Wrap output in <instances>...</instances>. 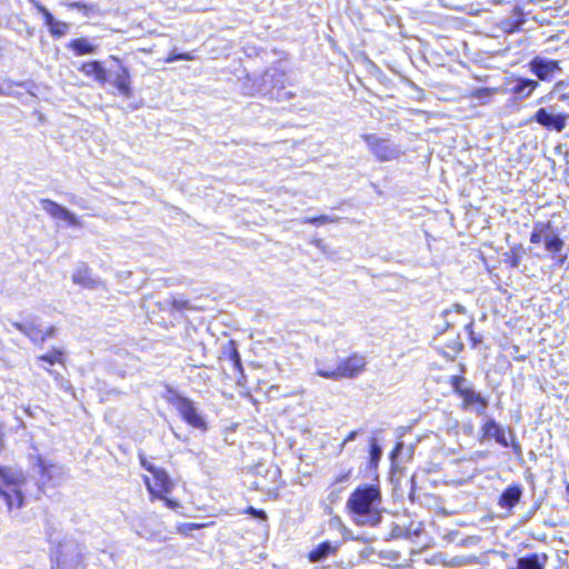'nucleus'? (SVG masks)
<instances>
[{
  "label": "nucleus",
  "mask_w": 569,
  "mask_h": 569,
  "mask_svg": "<svg viewBox=\"0 0 569 569\" xmlns=\"http://www.w3.org/2000/svg\"><path fill=\"white\" fill-rule=\"evenodd\" d=\"M138 460L141 468L148 475L142 476V482L151 502L161 501L163 506L170 510L177 511L182 507L178 498L172 497V491L176 488V480L169 472L156 465L150 457L144 452L138 453Z\"/></svg>",
  "instance_id": "nucleus-1"
},
{
  "label": "nucleus",
  "mask_w": 569,
  "mask_h": 569,
  "mask_svg": "<svg viewBox=\"0 0 569 569\" xmlns=\"http://www.w3.org/2000/svg\"><path fill=\"white\" fill-rule=\"evenodd\" d=\"M381 488L377 480L356 487L350 493L346 507L357 525L375 527L381 521Z\"/></svg>",
  "instance_id": "nucleus-2"
},
{
  "label": "nucleus",
  "mask_w": 569,
  "mask_h": 569,
  "mask_svg": "<svg viewBox=\"0 0 569 569\" xmlns=\"http://www.w3.org/2000/svg\"><path fill=\"white\" fill-rule=\"evenodd\" d=\"M26 481L27 478L21 470H16L10 466H0V498L3 499L9 511L23 507L22 487Z\"/></svg>",
  "instance_id": "nucleus-3"
},
{
  "label": "nucleus",
  "mask_w": 569,
  "mask_h": 569,
  "mask_svg": "<svg viewBox=\"0 0 569 569\" xmlns=\"http://www.w3.org/2000/svg\"><path fill=\"white\" fill-rule=\"evenodd\" d=\"M529 240L532 244H540L542 242L543 249L556 266H562L567 261L568 254L563 251L565 240L552 231V223L550 221H536Z\"/></svg>",
  "instance_id": "nucleus-4"
},
{
  "label": "nucleus",
  "mask_w": 569,
  "mask_h": 569,
  "mask_svg": "<svg viewBox=\"0 0 569 569\" xmlns=\"http://www.w3.org/2000/svg\"><path fill=\"white\" fill-rule=\"evenodd\" d=\"M162 398L176 408L180 418L190 427L207 430V422L198 412L194 403L189 398L180 395L171 386H166Z\"/></svg>",
  "instance_id": "nucleus-5"
},
{
  "label": "nucleus",
  "mask_w": 569,
  "mask_h": 569,
  "mask_svg": "<svg viewBox=\"0 0 569 569\" xmlns=\"http://www.w3.org/2000/svg\"><path fill=\"white\" fill-rule=\"evenodd\" d=\"M491 438L501 447L507 448L510 446L517 457L522 456V447L512 435V431L509 428H503L493 419H487L480 428V440L483 441Z\"/></svg>",
  "instance_id": "nucleus-6"
},
{
  "label": "nucleus",
  "mask_w": 569,
  "mask_h": 569,
  "mask_svg": "<svg viewBox=\"0 0 569 569\" xmlns=\"http://www.w3.org/2000/svg\"><path fill=\"white\" fill-rule=\"evenodd\" d=\"M357 358L336 359L333 365L319 362L317 365V375L328 379L351 378L358 375L365 367V362H353Z\"/></svg>",
  "instance_id": "nucleus-7"
},
{
  "label": "nucleus",
  "mask_w": 569,
  "mask_h": 569,
  "mask_svg": "<svg viewBox=\"0 0 569 569\" xmlns=\"http://www.w3.org/2000/svg\"><path fill=\"white\" fill-rule=\"evenodd\" d=\"M530 120L540 124L546 130L561 132L568 124L569 113L558 112L553 106H549L548 108H539L531 116Z\"/></svg>",
  "instance_id": "nucleus-8"
},
{
  "label": "nucleus",
  "mask_w": 569,
  "mask_h": 569,
  "mask_svg": "<svg viewBox=\"0 0 569 569\" xmlns=\"http://www.w3.org/2000/svg\"><path fill=\"white\" fill-rule=\"evenodd\" d=\"M362 140L367 143L370 152L380 162L396 160L401 156V152L396 146L388 142L387 139L377 137L371 133L362 134Z\"/></svg>",
  "instance_id": "nucleus-9"
},
{
  "label": "nucleus",
  "mask_w": 569,
  "mask_h": 569,
  "mask_svg": "<svg viewBox=\"0 0 569 569\" xmlns=\"http://www.w3.org/2000/svg\"><path fill=\"white\" fill-rule=\"evenodd\" d=\"M13 326L17 330L29 337L36 345H43L48 339L54 338L57 333L54 326H49L46 329H42L37 319L14 322Z\"/></svg>",
  "instance_id": "nucleus-10"
},
{
  "label": "nucleus",
  "mask_w": 569,
  "mask_h": 569,
  "mask_svg": "<svg viewBox=\"0 0 569 569\" xmlns=\"http://www.w3.org/2000/svg\"><path fill=\"white\" fill-rule=\"evenodd\" d=\"M109 59L119 66V70L117 71L112 81L113 88L121 97L126 99L132 98L133 88L129 68L123 66L120 58L117 56H110Z\"/></svg>",
  "instance_id": "nucleus-11"
},
{
  "label": "nucleus",
  "mask_w": 569,
  "mask_h": 569,
  "mask_svg": "<svg viewBox=\"0 0 569 569\" xmlns=\"http://www.w3.org/2000/svg\"><path fill=\"white\" fill-rule=\"evenodd\" d=\"M529 69L540 81H551L556 74L561 72L560 61L541 57H535L529 62Z\"/></svg>",
  "instance_id": "nucleus-12"
},
{
  "label": "nucleus",
  "mask_w": 569,
  "mask_h": 569,
  "mask_svg": "<svg viewBox=\"0 0 569 569\" xmlns=\"http://www.w3.org/2000/svg\"><path fill=\"white\" fill-rule=\"evenodd\" d=\"M36 10L42 16L44 24L48 27L49 33L52 38L59 39L66 36L69 31V24L64 21H58L52 13L39 1L31 0Z\"/></svg>",
  "instance_id": "nucleus-13"
},
{
  "label": "nucleus",
  "mask_w": 569,
  "mask_h": 569,
  "mask_svg": "<svg viewBox=\"0 0 569 569\" xmlns=\"http://www.w3.org/2000/svg\"><path fill=\"white\" fill-rule=\"evenodd\" d=\"M78 70L87 78L94 80L100 86L109 82L108 71L99 60H89L82 62Z\"/></svg>",
  "instance_id": "nucleus-14"
},
{
  "label": "nucleus",
  "mask_w": 569,
  "mask_h": 569,
  "mask_svg": "<svg viewBox=\"0 0 569 569\" xmlns=\"http://www.w3.org/2000/svg\"><path fill=\"white\" fill-rule=\"evenodd\" d=\"M522 497V487L520 483H511L507 486L498 497V506L511 513L513 508L520 502Z\"/></svg>",
  "instance_id": "nucleus-15"
},
{
  "label": "nucleus",
  "mask_w": 569,
  "mask_h": 569,
  "mask_svg": "<svg viewBox=\"0 0 569 569\" xmlns=\"http://www.w3.org/2000/svg\"><path fill=\"white\" fill-rule=\"evenodd\" d=\"M41 207L43 210L54 219H61L67 221L70 226H79V220L69 210L60 206L58 202L51 199H41Z\"/></svg>",
  "instance_id": "nucleus-16"
},
{
  "label": "nucleus",
  "mask_w": 569,
  "mask_h": 569,
  "mask_svg": "<svg viewBox=\"0 0 569 569\" xmlns=\"http://www.w3.org/2000/svg\"><path fill=\"white\" fill-rule=\"evenodd\" d=\"M549 556L546 552H530L519 557L516 567L508 569H546Z\"/></svg>",
  "instance_id": "nucleus-17"
},
{
  "label": "nucleus",
  "mask_w": 569,
  "mask_h": 569,
  "mask_svg": "<svg viewBox=\"0 0 569 569\" xmlns=\"http://www.w3.org/2000/svg\"><path fill=\"white\" fill-rule=\"evenodd\" d=\"M339 548V541L325 540L307 553V559L312 563L319 562L328 557L336 556Z\"/></svg>",
  "instance_id": "nucleus-18"
},
{
  "label": "nucleus",
  "mask_w": 569,
  "mask_h": 569,
  "mask_svg": "<svg viewBox=\"0 0 569 569\" xmlns=\"http://www.w3.org/2000/svg\"><path fill=\"white\" fill-rule=\"evenodd\" d=\"M459 397L462 399L461 408L463 410L473 407L479 415H483L488 407V400L471 388L461 391Z\"/></svg>",
  "instance_id": "nucleus-19"
},
{
  "label": "nucleus",
  "mask_w": 569,
  "mask_h": 569,
  "mask_svg": "<svg viewBox=\"0 0 569 569\" xmlns=\"http://www.w3.org/2000/svg\"><path fill=\"white\" fill-rule=\"evenodd\" d=\"M513 86L510 88V93L516 99L529 98L539 87L537 80L518 77L513 79Z\"/></svg>",
  "instance_id": "nucleus-20"
},
{
  "label": "nucleus",
  "mask_w": 569,
  "mask_h": 569,
  "mask_svg": "<svg viewBox=\"0 0 569 569\" xmlns=\"http://www.w3.org/2000/svg\"><path fill=\"white\" fill-rule=\"evenodd\" d=\"M37 467L39 469V489L44 490L51 486L58 476V468L56 465L47 462L41 457L37 458Z\"/></svg>",
  "instance_id": "nucleus-21"
},
{
  "label": "nucleus",
  "mask_w": 569,
  "mask_h": 569,
  "mask_svg": "<svg viewBox=\"0 0 569 569\" xmlns=\"http://www.w3.org/2000/svg\"><path fill=\"white\" fill-rule=\"evenodd\" d=\"M436 349L441 356H453L458 355L463 349V343L459 335L450 336L443 340L437 339Z\"/></svg>",
  "instance_id": "nucleus-22"
},
{
  "label": "nucleus",
  "mask_w": 569,
  "mask_h": 569,
  "mask_svg": "<svg viewBox=\"0 0 569 569\" xmlns=\"http://www.w3.org/2000/svg\"><path fill=\"white\" fill-rule=\"evenodd\" d=\"M67 48L73 52L74 56H87L97 52L98 47L84 37L76 38L67 43Z\"/></svg>",
  "instance_id": "nucleus-23"
},
{
  "label": "nucleus",
  "mask_w": 569,
  "mask_h": 569,
  "mask_svg": "<svg viewBox=\"0 0 569 569\" xmlns=\"http://www.w3.org/2000/svg\"><path fill=\"white\" fill-rule=\"evenodd\" d=\"M83 556L81 553H77L72 557H68L66 555H60L56 560V569H83Z\"/></svg>",
  "instance_id": "nucleus-24"
},
{
  "label": "nucleus",
  "mask_w": 569,
  "mask_h": 569,
  "mask_svg": "<svg viewBox=\"0 0 569 569\" xmlns=\"http://www.w3.org/2000/svg\"><path fill=\"white\" fill-rule=\"evenodd\" d=\"M352 477V469H348L337 475L328 485L330 500L333 501L338 499L342 488H339V483L348 482Z\"/></svg>",
  "instance_id": "nucleus-25"
},
{
  "label": "nucleus",
  "mask_w": 569,
  "mask_h": 569,
  "mask_svg": "<svg viewBox=\"0 0 569 569\" xmlns=\"http://www.w3.org/2000/svg\"><path fill=\"white\" fill-rule=\"evenodd\" d=\"M525 253V248L521 243L513 244L508 251L503 253V262L508 268H518Z\"/></svg>",
  "instance_id": "nucleus-26"
},
{
  "label": "nucleus",
  "mask_w": 569,
  "mask_h": 569,
  "mask_svg": "<svg viewBox=\"0 0 569 569\" xmlns=\"http://www.w3.org/2000/svg\"><path fill=\"white\" fill-rule=\"evenodd\" d=\"M66 8L69 10H77L83 17L91 18L100 13L99 8L94 3H86L81 1H72L64 3Z\"/></svg>",
  "instance_id": "nucleus-27"
},
{
  "label": "nucleus",
  "mask_w": 569,
  "mask_h": 569,
  "mask_svg": "<svg viewBox=\"0 0 569 569\" xmlns=\"http://www.w3.org/2000/svg\"><path fill=\"white\" fill-rule=\"evenodd\" d=\"M498 92L499 88L485 87L471 90L467 97L470 99H478L480 104H488L492 97Z\"/></svg>",
  "instance_id": "nucleus-28"
},
{
  "label": "nucleus",
  "mask_w": 569,
  "mask_h": 569,
  "mask_svg": "<svg viewBox=\"0 0 569 569\" xmlns=\"http://www.w3.org/2000/svg\"><path fill=\"white\" fill-rule=\"evenodd\" d=\"M72 281L87 288H94L97 286V281L91 277L90 269L88 267L77 269L72 274Z\"/></svg>",
  "instance_id": "nucleus-29"
},
{
  "label": "nucleus",
  "mask_w": 569,
  "mask_h": 569,
  "mask_svg": "<svg viewBox=\"0 0 569 569\" xmlns=\"http://www.w3.org/2000/svg\"><path fill=\"white\" fill-rule=\"evenodd\" d=\"M463 372H465V367L461 366L460 373L453 375L449 378V383L451 385L453 392L458 396H460L461 391L467 389L466 387H463V383L466 382Z\"/></svg>",
  "instance_id": "nucleus-30"
},
{
  "label": "nucleus",
  "mask_w": 569,
  "mask_h": 569,
  "mask_svg": "<svg viewBox=\"0 0 569 569\" xmlns=\"http://www.w3.org/2000/svg\"><path fill=\"white\" fill-rule=\"evenodd\" d=\"M196 58H197V56L193 52L177 53L174 51H170L168 53V56L163 59V62L172 63V62L179 61V60L192 61Z\"/></svg>",
  "instance_id": "nucleus-31"
},
{
  "label": "nucleus",
  "mask_w": 569,
  "mask_h": 569,
  "mask_svg": "<svg viewBox=\"0 0 569 569\" xmlns=\"http://www.w3.org/2000/svg\"><path fill=\"white\" fill-rule=\"evenodd\" d=\"M336 221H337L336 218H332V217H329L326 214L308 217V218L303 219V223L313 224V226H321V224L331 223V222H336Z\"/></svg>",
  "instance_id": "nucleus-32"
},
{
  "label": "nucleus",
  "mask_w": 569,
  "mask_h": 569,
  "mask_svg": "<svg viewBox=\"0 0 569 569\" xmlns=\"http://www.w3.org/2000/svg\"><path fill=\"white\" fill-rule=\"evenodd\" d=\"M207 523L186 522L177 526V531L182 536H188L192 530L206 528Z\"/></svg>",
  "instance_id": "nucleus-33"
},
{
  "label": "nucleus",
  "mask_w": 569,
  "mask_h": 569,
  "mask_svg": "<svg viewBox=\"0 0 569 569\" xmlns=\"http://www.w3.org/2000/svg\"><path fill=\"white\" fill-rule=\"evenodd\" d=\"M221 356H239L237 343L232 339H228L223 345L221 349Z\"/></svg>",
  "instance_id": "nucleus-34"
},
{
  "label": "nucleus",
  "mask_w": 569,
  "mask_h": 569,
  "mask_svg": "<svg viewBox=\"0 0 569 569\" xmlns=\"http://www.w3.org/2000/svg\"><path fill=\"white\" fill-rule=\"evenodd\" d=\"M466 328L468 331L471 348H477L479 345L482 343V337L480 335H476V332L472 329V323L467 325Z\"/></svg>",
  "instance_id": "nucleus-35"
},
{
  "label": "nucleus",
  "mask_w": 569,
  "mask_h": 569,
  "mask_svg": "<svg viewBox=\"0 0 569 569\" xmlns=\"http://www.w3.org/2000/svg\"><path fill=\"white\" fill-rule=\"evenodd\" d=\"M380 457H381L380 447L376 442L371 443V446H370V463L373 467H377V465L380 460Z\"/></svg>",
  "instance_id": "nucleus-36"
},
{
  "label": "nucleus",
  "mask_w": 569,
  "mask_h": 569,
  "mask_svg": "<svg viewBox=\"0 0 569 569\" xmlns=\"http://www.w3.org/2000/svg\"><path fill=\"white\" fill-rule=\"evenodd\" d=\"M243 513H246V515H250V516H252V517H254V518H257V519L263 520V521H264V520H267V513H266V511H264V510H262V509H256V508H253V507H251V506H250V507H247V508L244 509Z\"/></svg>",
  "instance_id": "nucleus-37"
},
{
  "label": "nucleus",
  "mask_w": 569,
  "mask_h": 569,
  "mask_svg": "<svg viewBox=\"0 0 569 569\" xmlns=\"http://www.w3.org/2000/svg\"><path fill=\"white\" fill-rule=\"evenodd\" d=\"M357 435H358V431H357V430H352V431H350V432H349V433L343 438V440L341 441V443L339 445V447H338V451H339V452H342V451H343V449H345V447H346V445H347L349 441L355 440V438L357 437Z\"/></svg>",
  "instance_id": "nucleus-38"
},
{
  "label": "nucleus",
  "mask_w": 569,
  "mask_h": 569,
  "mask_svg": "<svg viewBox=\"0 0 569 569\" xmlns=\"http://www.w3.org/2000/svg\"><path fill=\"white\" fill-rule=\"evenodd\" d=\"M171 306L177 310L190 309V302L188 300H172Z\"/></svg>",
  "instance_id": "nucleus-39"
},
{
  "label": "nucleus",
  "mask_w": 569,
  "mask_h": 569,
  "mask_svg": "<svg viewBox=\"0 0 569 569\" xmlns=\"http://www.w3.org/2000/svg\"><path fill=\"white\" fill-rule=\"evenodd\" d=\"M4 437H6V435H4V431H3V427L0 423V452L4 448Z\"/></svg>",
  "instance_id": "nucleus-40"
},
{
  "label": "nucleus",
  "mask_w": 569,
  "mask_h": 569,
  "mask_svg": "<svg viewBox=\"0 0 569 569\" xmlns=\"http://www.w3.org/2000/svg\"><path fill=\"white\" fill-rule=\"evenodd\" d=\"M43 361H46L48 365H53L56 361H60L62 358H41Z\"/></svg>",
  "instance_id": "nucleus-41"
},
{
  "label": "nucleus",
  "mask_w": 569,
  "mask_h": 569,
  "mask_svg": "<svg viewBox=\"0 0 569 569\" xmlns=\"http://www.w3.org/2000/svg\"><path fill=\"white\" fill-rule=\"evenodd\" d=\"M240 359L241 358H239V357L231 358V360L233 361L234 367L240 368Z\"/></svg>",
  "instance_id": "nucleus-42"
},
{
  "label": "nucleus",
  "mask_w": 569,
  "mask_h": 569,
  "mask_svg": "<svg viewBox=\"0 0 569 569\" xmlns=\"http://www.w3.org/2000/svg\"><path fill=\"white\" fill-rule=\"evenodd\" d=\"M50 356H62V350L53 349Z\"/></svg>",
  "instance_id": "nucleus-43"
},
{
  "label": "nucleus",
  "mask_w": 569,
  "mask_h": 569,
  "mask_svg": "<svg viewBox=\"0 0 569 569\" xmlns=\"http://www.w3.org/2000/svg\"><path fill=\"white\" fill-rule=\"evenodd\" d=\"M566 489H567V491L569 492V483L567 485V488H566Z\"/></svg>",
  "instance_id": "nucleus-44"
}]
</instances>
